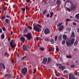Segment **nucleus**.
Masks as SVG:
<instances>
[{
  "label": "nucleus",
  "instance_id": "a18cd8bd",
  "mask_svg": "<svg viewBox=\"0 0 79 79\" xmlns=\"http://www.w3.org/2000/svg\"><path fill=\"white\" fill-rule=\"evenodd\" d=\"M66 22H69V21H70L71 20L70 19H66Z\"/></svg>",
  "mask_w": 79,
  "mask_h": 79
},
{
  "label": "nucleus",
  "instance_id": "9b49d317",
  "mask_svg": "<svg viewBox=\"0 0 79 79\" xmlns=\"http://www.w3.org/2000/svg\"><path fill=\"white\" fill-rule=\"evenodd\" d=\"M59 68L60 70H64L65 69V67L64 66L60 65L59 67Z\"/></svg>",
  "mask_w": 79,
  "mask_h": 79
},
{
  "label": "nucleus",
  "instance_id": "4be33fe9",
  "mask_svg": "<svg viewBox=\"0 0 79 79\" xmlns=\"http://www.w3.org/2000/svg\"><path fill=\"white\" fill-rule=\"evenodd\" d=\"M48 62H50L52 61V58H51L50 57H48Z\"/></svg>",
  "mask_w": 79,
  "mask_h": 79
},
{
  "label": "nucleus",
  "instance_id": "412c9836",
  "mask_svg": "<svg viewBox=\"0 0 79 79\" xmlns=\"http://www.w3.org/2000/svg\"><path fill=\"white\" fill-rule=\"evenodd\" d=\"M5 16H3L2 17V19L3 22H4V21H5Z\"/></svg>",
  "mask_w": 79,
  "mask_h": 79
},
{
  "label": "nucleus",
  "instance_id": "ddd939ff",
  "mask_svg": "<svg viewBox=\"0 0 79 79\" xmlns=\"http://www.w3.org/2000/svg\"><path fill=\"white\" fill-rule=\"evenodd\" d=\"M64 27L63 25H62L59 27L58 28V30L59 31H61L63 28H64Z\"/></svg>",
  "mask_w": 79,
  "mask_h": 79
},
{
  "label": "nucleus",
  "instance_id": "c85d7f7f",
  "mask_svg": "<svg viewBox=\"0 0 79 79\" xmlns=\"http://www.w3.org/2000/svg\"><path fill=\"white\" fill-rule=\"evenodd\" d=\"M66 57L68 58H71V55H66Z\"/></svg>",
  "mask_w": 79,
  "mask_h": 79
},
{
  "label": "nucleus",
  "instance_id": "e433bc0d",
  "mask_svg": "<svg viewBox=\"0 0 79 79\" xmlns=\"http://www.w3.org/2000/svg\"><path fill=\"white\" fill-rule=\"evenodd\" d=\"M40 49L42 51H43L44 50V48L42 47H40Z\"/></svg>",
  "mask_w": 79,
  "mask_h": 79
},
{
  "label": "nucleus",
  "instance_id": "dca6fc26",
  "mask_svg": "<svg viewBox=\"0 0 79 79\" xmlns=\"http://www.w3.org/2000/svg\"><path fill=\"white\" fill-rule=\"evenodd\" d=\"M23 50L24 51H26L27 50V48L25 45H23Z\"/></svg>",
  "mask_w": 79,
  "mask_h": 79
},
{
  "label": "nucleus",
  "instance_id": "7ed1b4c3",
  "mask_svg": "<svg viewBox=\"0 0 79 79\" xmlns=\"http://www.w3.org/2000/svg\"><path fill=\"white\" fill-rule=\"evenodd\" d=\"M40 27V28L41 27V26L40 25L37 24V26H35L33 28V30H35V31H37L38 32H40V31H41V29H40V28L38 27Z\"/></svg>",
  "mask_w": 79,
  "mask_h": 79
},
{
  "label": "nucleus",
  "instance_id": "e2e57ef3",
  "mask_svg": "<svg viewBox=\"0 0 79 79\" xmlns=\"http://www.w3.org/2000/svg\"><path fill=\"white\" fill-rule=\"evenodd\" d=\"M47 1H45L44 2V4H45V5H46V4H47Z\"/></svg>",
  "mask_w": 79,
  "mask_h": 79
},
{
  "label": "nucleus",
  "instance_id": "7c9ffc66",
  "mask_svg": "<svg viewBox=\"0 0 79 79\" xmlns=\"http://www.w3.org/2000/svg\"><path fill=\"white\" fill-rule=\"evenodd\" d=\"M61 37H62V36L60 35L59 36L58 38H59V40H61Z\"/></svg>",
  "mask_w": 79,
  "mask_h": 79
},
{
  "label": "nucleus",
  "instance_id": "6e6d98bb",
  "mask_svg": "<svg viewBox=\"0 0 79 79\" xmlns=\"http://www.w3.org/2000/svg\"><path fill=\"white\" fill-rule=\"evenodd\" d=\"M11 62L13 64L14 63V60H12L10 59Z\"/></svg>",
  "mask_w": 79,
  "mask_h": 79
},
{
  "label": "nucleus",
  "instance_id": "bb28decb",
  "mask_svg": "<svg viewBox=\"0 0 79 79\" xmlns=\"http://www.w3.org/2000/svg\"><path fill=\"white\" fill-rule=\"evenodd\" d=\"M27 27L30 30H31L32 29V27L30 26H27Z\"/></svg>",
  "mask_w": 79,
  "mask_h": 79
},
{
  "label": "nucleus",
  "instance_id": "a211bd4d",
  "mask_svg": "<svg viewBox=\"0 0 79 79\" xmlns=\"http://www.w3.org/2000/svg\"><path fill=\"white\" fill-rule=\"evenodd\" d=\"M63 38L64 40H66L67 38V36L66 35H63Z\"/></svg>",
  "mask_w": 79,
  "mask_h": 79
},
{
  "label": "nucleus",
  "instance_id": "0eeeda50",
  "mask_svg": "<svg viewBox=\"0 0 79 79\" xmlns=\"http://www.w3.org/2000/svg\"><path fill=\"white\" fill-rule=\"evenodd\" d=\"M50 30L48 28H46L44 31L45 35H48L50 33Z\"/></svg>",
  "mask_w": 79,
  "mask_h": 79
},
{
  "label": "nucleus",
  "instance_id": "49530a36",
  "mask_svg": "<svg viewBox=\"0 0 79 79\" xmlns=\"http://www.w3.org/2000/svg\"><path fill=\"white\" fill-rule=\"evenodd\" d=\"M36 39L37 40V41H38L40 39V38L39 37H36Z\"/></svg>",
  "mask_w": 79,
  "mask_h": 79
},
{
  "label": "nucleus",
  "instance_id": "1a4fd4ad",
  "mask_svg": "<svg viewBox=\"0 0 79 79\" xmlns=\"http://www.w3.org/2000/svg\"><path fill=\"white\" fill-rule=\"evenodd\" d=\"M47 58L46 57H44L43 59V63L45 64L47 62Z\"/></svg>",
  "mask_w": 79,
  "mask_h": 79
},
{
  "label": "nucleus",
  "instance_id": "ea45409f",
  "mask_svg": "<svg viewBox=\"0 0 79 79\" xmlns=\"http://www.w3.org/2000/svg\"><path fill=\"white\" fill-rule=\"evenodd\" d=\"M56 76L58 77L60 75V73H56Z\"/></svg>",
  "mask_w": 79,
  "mask_h": 79
},
{
  "label": "nucleus",
  "instance_id": "3c124183",
  "mask_svg": "<svg viewBox=\"0 0 79 79\" xmlns=\"http://www.w3.org/2000/svg\"><path fill=\"white\" fill-rule=\"evenodd\" d=\"M6 55H7V52H5L4 53V56H6Z\"/></svg>",
  "mask_w": 79,
  "mask_h": 79
},
{
  "label": "nucleus",
  "instance_id": "393cba45",
  "mask_svg": "<svg viewBox=\"0 0 79 79\" xmlns=\"http://www.w3.org/2000/svg\"><path fill=\"white\" fill-rule=\"evenodd\" d=\"M2 39H3L4 38H5V35L4 34H2L1 36Z\"/></svg>",
  "mask_w": 79,
  "mask_h": 79
},
{
  "label": "nucleus",
  "instance_id": "f8f14e48",
  "mask_svg": "<svg viewBox=\"0 0 79 79\" xmlns=\"http://www.w3.org/2000/svg\"><path fill=\"white\" fill-rule=\"evenodd\" d=\"M20 39L21 40V41L23 43H24L25 41V39L24 38V37H23L22 36L20 38Z\"/></svg>",
  "mask_w": 79,
  "mask_h": 79
},
{
  "label": "nucleus",
  "instance_id": "6ab92c4d",
  "mask_svg": "<svg viewBox=\"0 0 79 79\" xmlns=\"http://www.w3.org/2000/svg\"><path fill=\"white\" fill-rule=\"evenodd\" d=\"M50 41L51 44H53L55 43L54 41V40L53 39H51Z\"/></svg>",
  "mask_w": 79,
  "mask_h": 79
},
{
  "label": "nucleus",
  "instance_id": "c9c22d12",
  "mask_svg": "<svg viewBox=\"0 0 79 79\" xmlns=\"http://www.w3.org/2000/svg\"><path fill=\"white\" fill-rule=\"evenodd\" d=\"M75 67V66L74 65L72 64L71 65V67L72 68H74Z\"/></svg>",
  "mask_w": 79,
  "mask_h": 79
},
{
  "label": "nucleus",
  "instance_id": "052dcab7",
  "mask_svg": "<svg viewBox=\"0 0 79 79\" xmlns=\"http://www.w3.org/2000/svg\"><path fill=\"white\" fill-rule=\"evenodd\" d=\"M2 30L0 28V33H2Z\"/></svg>",
  "mask_w": 79,
  "mask_h": 79
},
{
  "label": "nucleus",
  "instance_id": "69168bd1",
  "mask_svg": "<svg viewBox=\"0 0 79 79\" xmlns=\"http://www.w3.org/2000/svg\"><path fill=\"white\" fill-rule=\"evenodd\" d=\"M56 50L57 51V52H59V49L58 48H56Z\"/></svg>",
  "mask_w": 79,
  "mask_h": 79
},
{
  "label": "nucleus",
  "instance_id": "20e7f679",
  "mask_svg": "<svg viewBox=\"0 0 79 79\" xmlns=\"http://www.w3.org/2000/svg\"><path fill=\"white\" fill-rule=\"evenodd\" d=\"M22 73L24 76H25L27 71V68L25 67L22 69Z\"/></svg>",
  "mask_w": 79,
  "mask_h": 79
},
{
  "label": "nucleus",
  "instance_id": "cd10ccee",
  "mask_svg": "<svg viewBox=\"0 0 79 79\" xmlns=\"http://www.w3.org/2000/svg\"><path fill=\"white\" fill-rule=\"evenodd\" d=\"M75 17L79 19V14H77L75 15Z\"/></svg>",
  "mask_w": 79,
  "mask_h": 79
},
{
  "label": "nucleus",
  "instance_id": "338daca9",
  "mask_svg": "<svg viewBox=\"0 0 79 79\" xmlns=\"http://www.w3.org/2000/svg\"><path fill=\"white\" fill-rule=\"evenodd\" d=\"M23 36H25V37H27V35H25V34H23Z\"/></svg>",
  "mask_w": 79,
  "mask_h": 79
},
{
  "label": "nucleus",
  "instance_id": "473e14b6",
  "mask_svg": "<svg viewBox=\"0 0 79 79\" xmlns=\"http://www.w3.org/2000/svg\"><path fill=\"white\" fill-rule=\"evenodd\" d=\"M53 49V48L52 47H51L49 49L48 51L50 52Z\"/></svg>",
  "mask_w": 79,
  "mask_h": 79
},
{
  "label": "nucleus",
  "instance_id": "4468645a",
  "mask_svg": "<svg viewBox=\"0 0 79 79\" xmlns=\"http://www.w3.org/2000/svg\"><path fill=\"white\" fill-rule=\"evenodd\" d=\"M56 3L57 5H60L61 4V2L60 0H57L56 2Z\"/></svg>",
  "mask_w": 79,
  "mask_h": 79
},
{
  "label": "nucleus",
  "instance_id": "4d7b16f0",
  "mask_svg": "<svg viewBox=\"0 0 79 79\" xmlns=\"http://www.w3.org/2000/svg\"><path fill=\"white\" fill-rule=\"evenodd\" d=\"M60 60L61 61V62H62L63 61V60H62V59L61 57H60Z\"/></svg>",
  "mask_w": 79,
  "mask_h": 79
},
{
  "label": "nucleus",
  "instance_id": "864d4df0",
  "mask_svg": "<svg viewBox=\"0 0 79 79\" xmlns=\"http://www.w3.org/2000/svg\"><path fill=\"white\" fill-rule=\"evenodd\" d=\"M2 30H3V31H5V30H6V29H5V28L3 27L2 28Z\"/></svg>",
  "mask_w": 79,
  "mask_h": 79
},
{
  "label": "nucleus",
  "instance_id": "58836bf2",
  "mask_svg": "<svg viewBox=\"0 0 79 79\" xmlns=\"http://www.w3.org/2000/svg\"><path fill=\"white\" fill-rule=\"evenodd\" d=\"M73 26H77V23L76 22H74L73 23Z\"/></svg>",
  "mask_w": 79,
  "mask_h": 79
},
{
  "label": "nucleus",
  "instance_id": "c03bdc74",
  "mask_svg": "<svg viewBox=\"0 0 79 79\" xmlns=\"http://www.w3.org/2000/svg\"><path fill=\"white\" fill-rule=\"evenodd\" d=\"M21 9L22 10V11L23 12H24L25 11V8H22Z\"/></svg>",
  "mask_w": 79,
  "mask_h": 79
},
{
  "label": "nucleus",
  "instance_id": "a19ab883",
  "mask_svg": "<svg viewBox=\"0 0 79 79\" xmlns=\"http://www.w3.org/2000/svg\"><path fill=\"white\" fill-rule=\"evenodd\" d=\"M65 42V40H63L62 42V44L63 45H64Z\"/></svg>",
  "mask_w": 79,
  "mask_h": 79
},
{
  "label": "nucleus",
  "instance_id": "39448f33",
  "mask_svg": "<svg viewBox=\"0 0 79 79\" xmlns=\"http://www.w3.org/2000/svg\"><path fill=\"white\" fill-rule=\"evenodd\" d=\"M10 46L12 49L15 48V41L14 40H12L10 41Z\"/></svg>",
  "mask_w": 79,
  "mask_h": 79
},
{
  "label": "nucleus",
  "instance_id": "774afa93",
  "mask_svg": "<svg viewBox=\"0 0 79 79\" xmlns=\"http://www.w3.org/2000/svg\"><path fill=\"white\" fill-rule=\"evenodd\" d=\"M6 17L7 18H10V16H8V15L6 16Z\"/></svg>",
  "mask_w": 79,
  "mask_h": 79
},
{
  "label": "nucleus",
  "instance_id": "09e8293b",
  "mask_svg": "<svg viewBox=\"0 0 79 79\" xmlns=\"http://www.w3.org/2000/svg\"><path fill=\"white\" fill-rule=\"evenodd\" d=\"M10 34L11 35H13V32L12 31H11L10 32Z\"/></svg>",
  "mask_w": 79,
  "mask_h": 79
},
{
  "label": "nucleus",
  "instance_id": "72a5a7b5",
  "mask_svg": "<svg viewBox=\"0 0 79 79\" xmlns=\"http://www.w3.org/2000/svg\"><path fill=\"white\" fill-rule=\"evenodd\" d=\"M45 40L46 41L48 42L50 41V40L48 38H46L45 39Z\"/></svg>",
  "mask_w": 79,
  "mask_h": 79
},
{
  "label": "nucleus",
  "instance_id": "9d476101",
  "mask_svg": "<svg viewBox=\"0 0 79 79\" xmlns=\"http://www.w3.org/2000/svg\"><path fill=\"white\" fill-rule=\"evenodd\" d=\"M75 37V34H74V32H73L72 33V34H71V36L70 37V38L72 39L74 38Z\"/></svg>",
  "mask_w": 79,
  "mask_h": 79
},
{
  "label": "nucleus",
  "instance_id": "680f3d73",
  "mask_svg": "<svg viewBox=\"0 0 79 79\" xmlns=\"http://www.w3.org/2000/svg\"><path fill=\"white\" fill-rule=\"evenodd\" d=\"M49 16H50V15L49 14H47V17H49Z\"/></svg>",
  "mask_w": 79,
  "mask_h": 79
},
{
  "label": "nucleus",
  "instance_id": "5701e85b",
  "mask_svg": "<svg viewBox=\"0 0 79 79\" xmlns=\"http://www.w3.org/2000/svg\"><path fill=\"white\" fill-rule=\"evenodd\" d=\"M5 77L6 78H8V77H10V75L8 74L6 75L5 76Z\"/></svg>",
  "mask_w": 79,
  "mask_h": 79
},
{
  "label": "nucleus",
  "instance_id": "bf43d9fd",
  "mask_svg": "<svg viewBox=\"0 0 79 79\" xmlns=\"http://www.w3.org/2000/svg\"><path fill=\"white\" fill-rule=\"evenodd\" d=\"M16 6V5H13V8H14V9H15V7Z\"/></svg>",
  "mask_w": 79,
  "mask_h": 79
},
{
  "label": "nucleus",
  "instance_id": "f257e3e1",
  "mask_svg": "<svg viewBox=\"0 0 79 79\" xmlns=\"http://www.w3.org/2000/svg\"><path fill=\"white\" fill-rule=\"evenodd\" d=\"M68 2H69L70 4H71V7L69 8H66L67 10L69 11H72L73 10H74L76 9L75 6L73 4H72V2L70 0H67L66 2V3Z\"/></svg>",
  "mask_w": 79,
  "mask_h": 79
},
{
  "label": "nucleus",
  "instance_id": "a878e982",
  "mask_svg": "<svg viewBox=\"0 0 79 79\" xmlns=\"http://www.w3.org/2000/svg\"><path fill=\"white\" fill-rule=\"evenodd\" d=\"M47 10H45L43 12V14L44 15H45V14L47 12Z\"/></svg>",
  "mask_w": 79,
  "mask_h": 79
},
{
  "label": "nucleus",
  "instance_id": "423d86ee",
  "mask_svg": "<svg viewBox=\"0 0 79 79\" xmlns=\"http://www.w3.org/2000/svg\"><path fill=\"white\" fill-rule=\"evenodd\" d=\"M27 40H30L32 38L31 34V33H27Z\"/></svg>",
  "mask_w": 79,
  "mask_h": 79
},
{
  "label": "nucleus",
  "instance_id": "603ef678",
  "mask_svg": "<svg viewBox=\"0 0 79 79\" xmlns=\"http://www.w3.org/2000/svg\"><path fill=\"white\" fill-rule=\"evenodd\" d=\"M27 57L26 56H24L22 58V59L23 60L24 58H26Z\"/></svg>",
  "mask_w": 79,
  "mask_h": 79
},
{
  "label": "nucleus",
  "instance_id": "5fc2aeb1",
  "mask_svg": "<svg viewBox=\"0 0 79 79\" xmlns=\"http://www.w3.org/2000/svg\"><path fill=\"white\" fill-rule=\"evenodd\" d=\"M26 2L27 3H29L30 2V0H26Z\"/></svg>",
  "mask_w": 79,
  "mask_h": 79
},
{
  "label": "nucleus",
  "instance_id": "f03ea898",
  "mask_svg": "<svg viewBox=\"0 0 79 79\" xmlns=\"http://www.w3.org/2000/svg\"><path fill=\"white\" fill-rule=\"evenodd\" d=\"M75 40V39L73 38L70 40H68L66 41V44L68 47L71 46L73 44Z\"/></svg>",
  "mask_w": 79,
  "mask_h": 79
},
{
  "label": "nucleus",
  "instance_id": "37998d69",
  "mask_svg": "<svg viewBox=\"0 0 79 79\" xmlns=\"http://www.w3.org/2000/svg\"><path fill=\"white\" fill-rule=\"evenodd\" d=\"M36 72V69H34L33 74H35Z\"/></svg>",
  "mask_w": 79,
  "mask_h": 79
},
{
  "label": "nucleus",
  "instance_id": "2eb2a0df",
  "mask_svg": "<svg viewBox=\"0 0 79 79\" xmlns=\"http://www.w3.org/2000/svg\"><path fill=\"white\" fill-rule=\"evenodd\" d=\"M0 67L1 68H2V66H3V69H5V65H4V64H0Z\"/></svg>",
  "mask_w": 79,
  "mask_h": 79
},
{
  "label": "nucleus",
  "instance_id": "13d9d810",
  "mask_svg": "<svg viewBox=\"0 0 79 79\" xmlns=\"http://www.w3.org/2000/svg\"><path fill=\"white\" fill-rule=\"evenodd\" d=\"M67 30H68V31H70V27H67Z\"/></svg>",
  "mask_w": 79,
  "mask_h": 79
},
{
  "label": "nucleus",
  "instance_id": "aec40b11",
  "mask_svg": "<svg viewBox=\"0 0 79 79\" xmlns=\"http://www.w3.org/2000/svg\"><path fill=\"white\" fill-rule=\"evenodd\" d=\"M5 23H7V24H8V23H9V22H10V20L8 19H6L5 20Z\"/></svg>",
  "mask_w": 79,
  "mask_h": 79
},
{
  "label": "nucleus",
  "instance_id": "79ce46f5",
  "mask_svg": "<svg viewBox=\"0 0 79 79\" xmlns=\"http://www.w3.org/2000/svg\"><path fill=\"white\" fill-rule=\"evenodd\" d=\"M56 65L57 66H60V65H61V64H59V63H57L56 64Z\"/></svg>",
  "mask_w": 79,
  "mask_h": 79
},
{
  "label": "nucleus",
  "instance_id": "2f4dec72",
  "mask_svg": "<svg viewBox=\"0 0 79 79\" xmlns=\"http://www.w3.org/2000/svg\"><path fill=\"white\" fill-rule=\"evenodd\" d=\"M78 42L77 41H76V42H75V43H74V45L75 46H76V45H77V44H78Z\"/></svg>",
  "mask_w": 79,
  "mask_h": 79
},
{
  "label": "nucleus",
  "instance_id": "4c0bfd02",
  "mask_svg": "<svg viewBox=\"0 0 79 79\" xmlns=\"http://www.w3.org/2000/svg\"><path fill=\"white\" fill-rule=\"evenodd\" d=\"M62 25V23H60L58 24V25H57V27H59L61 25Z\"/></svg>",
  "mask_w": 79,
  "mask_h": 79
},
{
  "label": "nucleus",
  "instance_id": "8fccbe9b",
  "mask_svg": "<svg viewBox=\"0 0 79 79\" xmlns=\"http://www.w3.org/2000/svg\"><path fill=\"white\" fill-rule=\"evenodd\" d=\"M26 9L27 10H29V9L28 8L27 6H26L25 7Z\"/></svg>",
  "mask_w": 79,
  "mask_h": 79
},
{
  "label": "nucleus",
  "instance_id": "c756f323",
  "mask_svg": "<svg viewBox=\"0 0 79 79\" xmlns=\"http://www.w3.org/2000/svg\"><path fill=\"white\" fill-rule=\"evenodd\" d=\"M53 15V13L52 12H51L50 13V18H51L52 17Z\"/></svg>",
  "mask_w": 79,
  "mask_h": 79
},
{
  "label": "nucleus",
  "instance_id": "de8ad7c7",
  "mask_svg": "<svg viewBox=\"0 0 79 79\" xmlns=\"http://www.w3.org/2000/svg\"><path fill=\"white\" fill-rule=\"evenodd\" d=\"M77 48H74V52H77Z\"/></svg>",
  "mask_w": 79,
  "mask_h": 79
},
{
  "label": "nucleus",
  "instance_id": "b1692460",
  "mask_svg": "<svg viewBox=\"0 0 79 79\" xmlns=\"http://www.w3.org/2000/svg\"><path fill=\"white\" fill-rule=\"evenodd\" d=\"M57 38H58V36L57 35H56L55 36V41L56 42V41L57 40Z\"/></svg>",
  "mask_w": 79,
  "mask_h": 79
},
{
  "label": "nucleus",
  "instance_id": "6e6552de",
  "mask_svg": "<svg viewBox=\"0 0 79 79\" xmlns=\"http://www.w3.org/2000/svg\"><path fill=\"white\" fill-rule=\"evenodd\" d=\"M69 79H76V78L75 77V76H74L73 74H71V73H69Z\"/></svg>",
  "mask_w": 79,
  "mask_h": 79
},
{
  "label": "nucleus",
  "instance_id": "0e129e2a",
  "mask_svg": "<svg viewBox=\"0 0 79 79\" xmlns=\"http://www.w3.org/2000/svg\"><path fill=\"white\" fill-rule=\"evenodd\" d=\"M2 10H3V11H5V10H6V9L5 8H3Z\"/></svg>",
  "mask_w": 79,
  "mask_h": 79
},
{
  "label": "nucleus",
  "instance_id": "f3484780",
  "mask_svg": "<svg viewBox=\"0 0 79 79\" xmlns=\"http://www.w3.org/2000/svg\"><path fill=\"white\" fill-rule=\"evenodd\" d=\"M28 30L27 29V28L26 27L23 33H27V32H28Z\"/></svg>",
  "mask_w": 79,
  "mask_h": 79
},
{
  "label": "nucleus",
  "instance_id": "f704fd0d",
  "mask_svg": "<svg viewBox=\"0 0 79 79\" xmlns=\"http://www.w3.org/2000/svg\"><path fill=\"white\" fill-rule=\"evenodd\" d=\"M68 72V71L66 70H64V71L63 72V73L64 74H65V73H66Z\"/></svg>",
  "mask_w": 79,
  "mask_h": 79
}]
</instances>
